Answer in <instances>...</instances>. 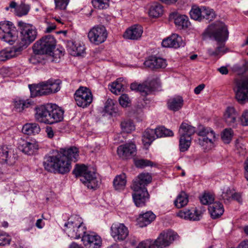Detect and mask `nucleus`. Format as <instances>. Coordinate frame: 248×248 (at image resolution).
<instances>
[{"label":"nucleus","instance_id":"obj_43","mask_svg":"<svg viewBox=\"0 0 248 248\" xmlns=\"http://www.w3.org/2000/svg\"><path fill=\"white\" fill-rule=\"evenodd\" d=\"M202 7L199 8L197 6H193L189 12L191 18L195 20L201 21L202 20Z\"/></svg>","mask_w":248,"mask_h":248},{"label":"nucleus","instance_id":"obj_12","mask_svg":"<svg viewBox=\"0 0 248 248\" xmlns=\"http://www.w3.org/2000/svg\"><path fill=\"white\" fill-rule=\"evenodd\" d=\"M177 236L176 233L171 231L163 232L155 241H153V243L155 248H163L169 246Z\"/></svg>","mask_w":248,"mask_h":248},{"label":"nucleus","instance_id":"obj_4","mask_svg":"<svg viewBox=\"0 0 248 248\" xmlns=\"http://www.w3.org/2000/svg\"><path fill=\"white\" fill-rule=\"evenodd\" d=\"M63 229L69 237L74 239L82 238L86 232L82 219L78 216L71 217L64 224Z\"/></svg>","mask_w":248,"mask_h":248},{"label":"nucleus","instance_id":"obj_32","mask_svg":"<svg viewBox=\"0 0 248 248\" xmlns=\"http://www.w3.org/2000/svg\"><path fill=\"white\" fill-rule=\"evenodd\" d=\"M211 217L213 219L220 217L224 213V208L222 204L219 202H215L208 208Z\"/></svg>","mask_w":248,"mask_h":248},{"label":"nucleus","instance_id":"obj_16","mask_svg":"<svg viewBox=\"0 0 248 248\" xmlns=\"http://www.w3.org/2000/svg\"><path fill=\"white\" fill-rule=\"evenodd\" d=\"M82 241L86 248H100L102 245L101 237L94 233H85L82 236Z\"/></svg>","mask_w":248,"mask_h":248},{"label":"nucleus","instance_id":"obj_28","mask_svg":"<svg viewBox=\"0 0 248 248\" xmlns=\"http://www.w3.org/2000/svg\"><path fill=\"white\" fill-rule=\"evenodd\" d=\"M67 46L69 53L74 56H81L84 53V46L79 43L69 41Z\"/></svg>","mask_w":248,"mask_h":248},{"label":"nucleus","instance_id":"obj_48","mask_svg":"<svg viewBox=\"0 0 248 248\" xmlns=\"http://www.w3.org/2000/svg\"><path fill=\"white\" fill-rule=\"evenodd\" d=\"M109 0H92L94 8L98 9H107L109 6Z\"/></svg>","mask_w":248,"mask_h":248},{"label":"nucleus","instance_id":"obj_24","mask_svg":"<svg viewBox=\"0 0 248 248\" xmlns=\"http://www.w3.org/2000/svg\"><path fill=\"white\" fill-rule=\"evenodd\" d=\"M133 199L135 205L137 207H142L149 199V194L147 190L138 189L133 190Z\"/></svg>","mask_w":248,"mask_h":248},{"label":"nucleus","instance_id":"obj_25","mask_svg":"<svg viewBox=\"0 0 248 248\" xmlns=\"http://www.w3.org/2000/svg\"><path fill=\"white\" fill-rule=\"evenodd\" d=\"M142 33V27L138 25H135L127 29L123 36L124 38L128 39L138 40L140 38Z\"/></svg>","mask_w":248,"mask_h":248},{"label":"nucleus","instance_id":"obj_55","mask_svg":"<svg viewBox=\"0 0 248 248\" xmlns=\"http://www.w3.org/2000/svg\"><path fill=\"white\" fill-rule=\"evenodd\" d=\"M8 149L5 146L0 147V162H6L8 157Z\"/></svg>","mask_w":248,"mask_h":248},{"label":"nucleus","instance_id":"obj_61","mask_svg":"<svg viewBox=\"0 0 248 248\" xmlns=\"http://www.w3.org/2000/svg\"><path fill=\"white\" fill-rule=\"evenodd\" d=\"M241 123L243 126H248V109L244 110L240 117Z\"/></svg>","mask_w":248,"mask_h":248},{"label":"nucleus","instance_id":"obj_57","mask_svg":"<svg viewBox=\"0 0 248 248\" xmlns=\"http://www.w3.org/2000/svg\"><path fill=\"white\" fill-rule=\"evenodd\" d=\"M119 103L123 107H127L131 104V100L126 94H122L119 99Z\"/></svg>","mask_w":248,"mask_h":248},{"label":"nucleus","instance_id":"obj_33","mask_svg":"<svg viewBox=\"0 0 248 248\" xmlns=\"http://www.w3.org/2000/svg\"><path fill=\"white\" fill-rule=\"evenodd\" d=\"M183 99L180 96H176L170 98L168 101V107L174 111L179 110L183 105Z\"/></svg>","mask_w":248,"mask_h":248},{"label":"nucleus","instance_id":"obj_40","mask_svg":"<svg viewBox=\"0 0 248 248\" xmlns=\"http://www.w3.org/2000/svg\"><path fill=\"white\" fill-rule=\"evenodd\" d=\"M163 6L159 3H155L150 7L149 15L153 17H158L163 14Z\"/></svg>","mask_w":248,"mask_h":248},{"label":"nucleus","instance_id":"obj_13","mask_svg":"<svg viewBox=\"0 0 248 248\" xmlns=\"http://www.w3.org/2000/svg\"><path fill=\"white\" fill-rule=\"evenodd\" d=\"M235 92L236 99L239 103L248 101V78L236 82Z\"/></svg>","mask_w":248,"mask_h":248},{"label":"nucleus","instance_id":"obj_52","mask_svg":"<svg viewBox=\"0 0 248 248\" xmlns=\"http://www.w3.org/2000/svg\"><path fill=\"white\" fill-rule=\"evenodd\" d=\"M121 125L123 131L126 133L131 132L135 129V126L130 120L124 121Z\"/></svg>","mask_w":248,"mask_h":248},{"label":"nucleus","instance_id":"obj_26","mask_svg":"<svg viewBox=\"0 0 248 248\" xmlns=\"http://www.w3.org/2000/svg\"><path fill=\"white\" fill-rule=\"evenodd\" d=\"M144 64L146 67L152 69L165 68L167 66L165 60L155 56L150 57L144 62Z\"/></svg>","mask_w":248,"mask_h":248},{"label":"nucleus","instance_id":"obj_59","mask_svg":"<svg viewBox=\"0 0 248 248\" xmlns=\"http://www.w3.org/2000/svg\"><path fill=\"white\" fill-rule=\"evenodd\" d=\"M135 248H155L153 243V241L147 239L140 242Z\"/></svg>","mask_w":248,"mask_h":248},{"label":"nucleus","instance_id":"obj_1","mask_svg":"<svg viewBox=\"0 0 248 248\" xmlns=\"http://www.w3.org/2000/svg\"><path fill=\"white\" fill-rule=\"evenodd\" d=\"M34 110L35 119L41 123L51 124L63 119L64 111L55 104L38 106Z\"/></svg>","mask_w":248,"mask_h":248},{"label":"nucleus","instance_id":"obj_53","mask_svg":"<svg viewBox=\"0 0 248 248\" xmlns=\"http://www.w3.org/2000/svg\"><path fill=\"white\" fill-rule=\"evenodd\" d=\"M203 212L202 210L195 209L192 210H189V216L193 217V218H189V220H199L202 217Z\"/></svg>","mask_w":248,"mask_h":248},{"label":"nucleus","instance_id":"obj_9","mask_svg":"<svg viewBox=\"0 0 248 248\" xmlns=\"http://www.w3.org/2000/svg\"><path fill=\"white\" fill-rule=\"evenodd\" d=\"M198 135L199 144L204 150H209L214 146L216 137L214 131L210 127H202L199 129Z\"/></svg>","mask_w":248,"mask_h":248},{"label":"nucleus","instance_id":"obj_18","mask_svg":"<svg viewBox=\"0 0 248 248\" xmlns=\"http://www.w3.org/2000/svg\"><path fill=\"white\" fill-rule=\"evenodd\" d=\"M111 235L116 240H124L128 235L127 228L123 223H114L111 227Z\"/></svg>","mask_w":248,"mask_h":248},{"label":"nucleus","instance_id":"obj_10","mask_svg":"<svg viewBox=\"0 0 248 248\" xmlns=\"http://www.w3.org/2000/svg\"><path fill=\"white\" fill-rule=\"evenodd\" d=\"M74 99L76 104L79 107H88L92 102L93 95L91 91L88 88L80 86L74 93Z\"/></svg>","mask_w":248,"mask_h":248},{"label":"nucleus","instance_id":"obj_35","mask_svg":"<svg viewBox=\"0 0 248 248\" xmlns=\"http://www.w3.org/2000/svg\"><path fill=\"white\" fill-rule=\"evenodd\" d=\"M195 132V127L185 122H183L181 124L178 131L179 135L190 136L191 137Z\"/></svg>","mask_w":248,"mask_h":248},{"label":"nucleus","instance_id":"obj_41","mask_svg":"<svg viewBox=\"0 0 248 248\" xmlns=\"http://www.w3.org/2000/svg\"><path fill=\"white\" fill-rule=\"evenodd\" d=\"M126 183V176L124 173L118 175L113 180V186L117 190L124 189Z\"/></svg>","mask_w":248,"mask_h":248},{"label":"nucleus","instance_id":"obj_20","mask_svg":"<svg viewBox=\"0 0 248 248\" xmlns=\"http://www.w3.org/2000/svg\"><path fill=\"white\" fill-rule=\"evenodd\" d=\"M239 113L233 107L229 106L226 108L223 118L226 124L235 127L237 126Z\"/></svg>","mask_w":248,"mask_h":248},{"label":"nucleus","instance_id":"obj_63","mask_svg":"<svg viewBox=\"0 0 248 248\" xmlns=\"http://www.w3.org/2000/svg\"><path fill=\"white\" fill-rule=\"evenodd\" d=\"M17 7V3L15 1H12L10 2L9 5L8 6H7L5 8V9L7 11H10L11 12H13V10H14L16 13V9Z\"/></svg>","mask_w":248,"mask_h":248},{"label":"nucleus","instance_id":"obj_51","mask_svg":"<svg viewBox=\"0 0 248 248\" xmlns=\"http://www.w3.org/2000/svg\"><path fill=\"white\" fill-rule=\"evenodd\" d=\"M215 200L213 195L209 193H205L200 198V201L202 204H211Z\"/></svg>","mask_w":248,"mask_h":248},{"label":"nucleus","instance_id":"obj_37","mask_svg":"<svg viewBox=\"0 0 248 248\" xmlns=\"http://www.w3.org/2000/svg\"><path fill=\"white\" fill-rule=\"evenodd\" d=\"M188 202V195L185 191H182L177 196L174 203L177 208H181L186 205Z\"/></svg>","mask_w":248,"mask_h":248},{"label":"nucleus","instance_id":"obj_19","mask_svg":"<svg viewBox=\"0 0 248 248\" xmlns=\"http://www.w3.org/2000/svg\"><path fill=\"white\" fill-rule=\"evenodd\" d=\"M185 43L183 42L181 36L178 34L173 33L168 37L163 40L162 46L164 47L178 48L184 46Z\"/></svg>","mask_w":248,"mask_h":248},{"label":"nucleus","instance_id":"obj_56","mask_svg":"<svg viewBox=\"0 0 248 248\" xmlns=\"http://www.w3.org/2000/svg\"><path fill=\"white\" fill-rule=\"evenodd\" d=\"M11 238L5 232L0 231V246L10 244Z\"/></svg>","mask_w":248,"mask_h":248},{"label":"nucleus","instance_id":"obj_49","mask_svg":"<svg viewBox=\"0 0 248 248\" xmlns=\"http://www.w3.org/2000/svg\"><path fill=\"white\" fill-rule=\"evenodd\" d=\"M30 9L29 5L22 3L20 4L16 9V14L18 16H22L28 14Z\"/></svg>","mask_w":248,"mask_h":248},{"label":"nucleus","instance_id":"obj_27","mask_svg":"<svg viewBox=\"0 0 248 248\" xmlns=\"http://www.w3.org/2000/svg\"><path fill=\"white\" fill-rule=\"evenodd\" d=\"M60 154H62L66 159L71 162H76L79 158V150L76 147H71L66 149H61Z\"/></svg>","mask_w":248,"mask_h":248},{"label":"nucleus","instance_id":"obj_62","mask_svg":"<svg viewBox=\"0 0 248 248\" xmlns=\"http://www.w3.org/2000/svg\"><path fill=\"white\" fill-rule=\"evenodd\" d=\"M189 210L188 209L181 210L177 213V216L186 220H189V218H193V217L189 216Z\"/></svg>","mask_w":248,"mask_h":248},{"label":"nucleus","instance_id":"obj_38","mask_svg":"<svg viewBox=\"0 0 248 248\" xmlns=\"http://www.w3.org/2000/svg\"><path fill=\"white\" fill-rule=\"evenodd\" d=\"M14 108L17 112H22L25 108H29L31 102L28 99L23 100L19 98L15 99Z\"/></svg>","mask_w":248,"mask_h":248},{"label":"nucleus","instance_id":"obj_39","mask_svg":"<svg viewBox=\"0 0 248 248\" xmlns=\"http://www.w3.org/2000/svg\"><path fill=\"white\" fill-rule=\"evenodd\" d=\"M179 148L181 152H185L188 150L190 146L191 137L179 135Z\"/></svg>","mask_w":248,"mask_h":248},{"label":"nucleus","instance_id":"obj_47","mask_svg":"<svg viewBox=\"0 0 248 248\" xmlns=\"http://www.w3.org/2000/svg\"><path fill=\"white\" fill-rule=\"evenodd\" d=\"M233 135V130L231 128H225L221 134V139L225 143H229Z\"/></svg>","mask_w":248,"mask_h":248},{"label":"nucleus","instance_id":"obj_58","mask_svg":"<svg viewBox=\"0 0 248 248\" xmlns=\"http://www.w3.org/2000/svg\"><path fill=\"white\" fill-rule=\"evenodd\" d=\"M55 8L65 10L69 3V0H54Z\"/></svg>","mask_w":248,"mask_h":248},{"label":"nucleus","instance_id":"obj_21","mask_svg":"<svg viewBox=\"0 0 248 248\" xmlns=\"http://www.w3.org/2000/svg\"><path fill=\"white\" fill-rule=\"evenodd\" d=\"M155 80L146 81L142 84L133 83L130 85V89L133 91L140 92L142 95H147L151 93L155 88Z\"/></svg>","mask_w":248,"mask_h":248},{"label":"nucleus","instance_id":"obj_8","mask_svg":"<svg viewBox=\"0 0 248 248\" xmlns=\"http://www.w3.org/2000/svg\"><path fill=\"white\" fill-rule=\"evenodd\" d=\"M18 33L13 23L8 21L0 22V39L12 45L17 40Z\"/></svg>","mask_w":248,"mask_h":248},{"label":"nucleus","instance_id":"obj_36","mask_svg":"<svg viewBox=\"0 0 248 248\" xmlns=\"http://www.w3.org/2000/svg\"><path fill=\"white\" fill-rule=\"evenodd\" d=\"M22 132L27 135L38 134L40 131L39 125L36 123L26 124L22 129Z\"/></svg>","mask_w":248,"mask_h":248},{"label":"nucleus","instance_id":"obj_42","mask_svg":"<svg viewBox=\"0 0 248 248\" xmlns=\"http://www.w3.org/2000/svg\"><path fill=\"white\" fill-rule=\"evenodd\" d=\"M156 138H161L163 137L173 136V132L164 126L158 127L154 129Z\"/></svg>","mask_w":248,"mask_h":248},{"label":"nucleus","instance_id":"obj_7","mask_svg":"<svg viewBox=\"0 0 248 248\" xmlns=\"http://www.w3.org/2000/svg\"><path fill=\"white\" fill-rule=\"evenodd\" d=\"M20 30L19 47L23 49L27 47L36 38L37 32L34 26L30 24L20 21L18 23Z\"/></svg>","mask_w":248,"mask_h":248},{"label":"nucleus","instance_id":"obj_2","mask_svg":"<svg viewBox=\"0 0 248 248\" xmlns=\"http://www.w3.org/2000/svg\"><path fill=\"white\" fill-rule=\"evenodd\" d=\"M208 32L217 42V46L215 50L211 48L208 49L210 56H217L221 52L224 53V42L228 39V31L226 26L222 22H216L210 25L208 28Z\"/></svg>","mask_w":248,"mask_h":248},{"label":"nucleus","instance_id":"obj_17","mask_svg":"<svg viewBox=\"0 0 248 248\" xmlns=\"http://www.w3.org/2000/svg\"><path fill=\"white\" fill-rule=\"evenodd\" d=\"M170 18L174 20L175 26L180 30L186 29L188 28L191 25L187 16L181 14L177 12L170 13Z\"/></svg>","mask_w":248,"mask_h":248},{"label":"nucleus","instance_id":"obj_14","mask_svg":"<svg viewBox=\"0 0 248 248\" xmlns=\"http://www.w3.org/2000/svg\"><path fill=\"white\" fill-rule=\"evenodd\" d=\"M117 155L123 159H127L136 155L137 149L133 142L126 143L120 145L117 150Z\"/></svg>","mask_w":248,"mask_h":248},{"label":"nucleus","instance_id":"obj_11","mask_svg":"<svg viewBox=\"0 0 248 248\" xmlns=\"http://www.w3.org/2000/svg\"><path fill=\"white\" fill-rule=\"evenodd\" d=\"M108 33L105 26L96 25L92 28L88 32L90 41L95 45L103 43L107 39Z\"/></svg>","mask_w":248,"mask_h":248},{"label":"nucleus","instance_id":"obj_22","mask_svg":"<svg viewBox=\"0 0 248 248\" xmlns=\"http://www.w3.org/2000/svg\"><path fill=\"white\" fill-rule=\"evenodd\" d=\"M80 180L89 189L95 188L99 185V182L97 179L96 173L89 170Z\"/></svg>","mask_w":248,"mask_h":248},{"label":"nucleus","instance_id":"obj_60","mask_svg":"<svg viewBox=\"0 0 248 248\" xmlns=\"http://www.w3.org/2000/svg\"><path fill=\"white\" fill-rule=\"evenodd\" d=\"M234 192L230 189H227L222 192L221 195L222 198L225 202H229L232 200Z\"/></svg>","mask_w":248,"mask_h":248},{"label":"nucleus","instance_id":"obj_44","mask_svg":"<svg viewBox=\"0 0 248 248\" xmlns=\"http://www.w3.org/2000/svg\"><path fill=\"white\" fill-rule=\"evenodd\" d=\"M202 19H205L209 22L215 18L216 15L213 9L205 7H202Z\"/></svg>","mask_w":248,"mask_h":248},{"label":"nucleus","instance_id":"obj_31","mask_svg":"<svg viewBox=\"0 0 248 248\" xmlns=\"http://www.w3.org/2000/svg\"><path fill=\"white\" fill-rule=\"evenodd\" d=\"M127 84V82L124 78H118L110 85V90L113 93L119 94L124 91Z\"/></svg>","mask_w":248,"mask_h":248},{"label":"nucleus","instance_id":"obj_64","mask_svg":"<svg viewBox=\"0 0 248 248\" xmlns=\"http://www.w3.org/2000/svg\"><path fill=\"white\" fill-rule=\"evenodd\" d=\"M46 132L48 138L51 139L54 137V133L51 127L46 126Z\"/></svg>","mask_w":248,"mask_h":248},{"label":"nucleus","instance_id":"obj_15","mask_svg":"<svg viewBox=\"0 0 248 248\" xmlns=\"http://www.w3.org/2000/svg\"><path fill=\"white\" fill-rule=\"evenodd\" d=\"M152 177L150 173H141L134 180L132 188L133 190H147L146 186L152 182Z\"/></svg>","mask_w":248,"mask_h":248},{"label":"nucleus","instance_id":"obj_54","mask_svg":"<svg viewBox=\"0 0 248 248\" xmlns=\"http://www.w3.org/2000/svg\"><path fill=\"white\" fill-rule=\"evenodd\" d=\"M135 164L138 168H144L147 166H153L154 163L147 159H138L135 161Z\"/></svg>","mask_w":248,"mask_h":248},{"label":"nucleus","instance_id":"obj_34","mask_svg":"<svg viewBox=\"0 0 248 248\" xmlns=\"http://www.w3.org/2000/svg\"><path fill=\"white\" fill-rule=\"evenodd\" d=\"M155 138L154 129L149 128L146 129L142 136V142L144 145L148 147Z\"/></svg>","mask_w":248,"mask_h":248},{"label":"nucleus","instance_id":"obj_29","mask_svg":"<svg viewBox=\"0 0 248 248\" xmlns=\"http://www.w3.org/2000/svg\"><path fill=\"white\" fill-rule=\"evenodd\" d=\"M22 50V49L21 47L3 49L0 51V61H6L16 57L20 53Z\"/></svg>","mask_w":248,"mask_h":248},{"label":"nucleus","instance_id":"obj_45","mask_svg":"<svg viewBox=\"0 0 248 248\" xmlns=\"http://www.w3.org/2000/svg\"><path fill=\"white\" fill-rule=\"evenodd\" d=\"M104 111L109 115H112L113 112H116V105L113 100L110 98L107 99L105 103Z\"/></svg>","mask_w":248,"mask_h":248},{"label":"nucleus","instance_id":"obj_5","mask_svg":"<svg viewBox=\"0 0 248 248\" xmlns=\"http://www.w3.org/2000/svg\"><path fill=\"white\" fill-rule=\"evenodd\" d=\"M59 80L50 79L37 85H29L32 97L47 95L58 92L61 88Z\"/></svg>","mask_w":248,"mask_h":248},{"label":"nucleus","instance_id":"obj_23","mask_svg":"<svg viewBox=\"0 0 248 248\" xmlns=\"http://www.w3.org/2000/svg\"><path fill=\"white\" fill-rule=\"evenodd\" d=\"M38 144L33 140L21 139L18 145L19 149L25 154L31 155L38 149Z\"/></svg>","mask_w":248,"mask_h":248},{"label":"nucleus","instance_id":"obj_6","mask_svg":"<svg viewBox=\"0 0 248 248\" xmlns=\"http://www.w3.org/2000/svg\"><path fill=\"white\" fill-rule=\"evenodd\" d=\"M56 40L53 36L48 35L43 37L39 40L37 41L33 46V52L36 54H46L52 55L54 57V54L56 52H59L62 55V53L59 50H56L55 52L53 50L55 48Z\"/></svg>","mask_w":248,"mask_h":248},{"label":"nucleus","instance_id":"obj_3","mask_svg":"<svg viewBox=\"0 0 248 248\" xmlns=\"http://www.w3.org/2000/svg\"><path fill=\"white\" fill-rule=\"evenodd\" d=\"M44 166L48 171L62 174L68 173L71 169V164L69 161L59 153L56 155L46 156Z\"/></svg>","mask_w":248,"mask_h":248},{"label":"nucleus","instance_id":"obj_46","mask_svg":"<svg viewBox=\"0 0 248 248\" xmlns=\"http://www.w3.org/2000/svg\"><path fill=\"white\" fill-rule=\"evenodd\" d=\"M88 170V168L85 165L77 164L74 169L73 173L76 177L79 176L81 178Z\"/></svg>","mask_w":248,"mask_h":248},{"label":"nucleus","instance_id":"obj_30","mask_svg":"<svg viewBox=\"0 0 248 248\" xmlns=\"http://www.w3.org/2000/svg\"><path fill=\"white\" fill-rule=\"evenodd\" d=\"M156 217L155 215L151 211H147L140 214L137 218L138 223L140 227H144L153 221Z\"/></svg>","mask_w":248,"mask_h":248},{"label":"nucleus","instance_id":"obj_50","mask_svg":"<svg viewBox=\"0 0 248 248\" xmlns=\"http://www.w3.org/2000/svg\"><path fill=\"white\" fill-rule=\"evenodd\" d=\"M242 139H238L235 141V151L240 155H245L247 150L245 145L242 143Z\"/></svg>","mask_w":248,"mask_h":248}]
</instances>
